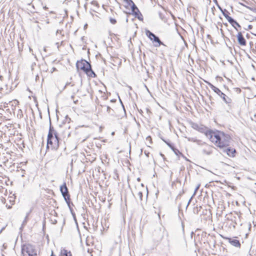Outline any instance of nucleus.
<instances>
[{"mask_svg":"<svg viewBox=\"0 0 256 256\" xmlns=\"http://www.w3.org/2000/svg\"><path fill=\"white\" fill-rule=\"evenodd\" d=\"M212 147L210 146H208L206 148L203 149L202 152L204 154L209 155L212 153Z\"/></svg>","mask_w":256,"mask_h":256,"instance_id":"obj_17","label":"nucleus"},{"mask_svg":"<svg viewBox=\"0 0 256 256\" xmlns=\"http://www.w3.org/2000/svg\"><path fill=\"white\" fill-rule=\"evenodd\" d=\"M136 196L141 201L142 200V191L140 190H136Z\"/></svg>","mask_w":256,"mask_h":256,"instance_id":"obj_20","label":"nucleus"},{"mask_svg":"<svg viewBox=\"0 0 256 256\" xmlns=\"http://www.w3.org/2000/svg\"><path fill=\"white\" fill-rule=\"evenodd\" d=\"M252 28V25L248 26V29L250 30Z\"/></svg>","mask_w":256,"mask_h":256,"instance_id":"obj_30","label":"nucleus"},{"mask_svg":"<svg viewBox=\"0 0 256 256\" xmlns=\"http://www.w3.org/2000/svg\"><path fill=\"white\" fill-rule=\"evenodd\" d=\"M164 140V142L166 144H167L168 146V144H170V142H166V141L164 140Z\"/></svg>","mask_w":256,"mask_h":256,"instance_id":"obj_36","label":"nucleus"},{"mask_svg":"<svg viewBox=\"0 0 256 256\" xmlns=\"http://www.w3.org/2000/svg\"><path fill=\"white\" fill-rule=\"evenodd\" d=\"M87 26V24H86L85 26H84V28H86Z\"/></svg>","mask_w":256,"mask_h":256,"instance_id":"obj_43","label":"nucleus"},{"mask_svg":"<svg viewBox=\"0 0 256 256\" xmlns=\"http://www.w3.org/2000/svg\"><path fill=\"white\" fill-rule=\"evenodd\" d=\"M200 184H198L195 190H194V194L192 195V196H194L197 192V191L200 188Z\"/></svg>","mask_w":256,"mask_h":256,"instance_id":"obj_23","label":"nucleus"},{"mask_svg":"<svg viewBox=\"0 0 256 256\" xmlns=\"http://www.w3.org/2000/svg\"><path fill=\"white\" fill-rule=\"evenodd\" d=\"M206 135L212 142L220 148L226 147L230 144V136L222 132L210 131L206 133Z\"/></svg>","mask_w":256,"mask_h":256,"instance_id":"obj_1","label":"nucleus"},{"mask_svg":"<svg viewBox=\"0 0 256 256\" xmlns=\"http://www.w3.org/2000/svg\"><path fill=\"white\" fill-rule=\"evenodd\" d=\"M44 8L46 9V8H46V6H44Z\"/></svg>","mask_w":256,"mask_h":256,"instance_id":"obj_47","label":"nucleus"},{"mask_svg":"<svg viewBox=\"0 0 256 256\" xmlns=\"http://www.w3.org/2000/svg\"><path fill=\"white\" fill-rule=\"evenodd\" d=\"M194 196H192L190 198L188 202V204H187V206H186V207H188V205L190 204L191 201H192V198Z\"/></svg>","mask_w":256,"mask_h":256,"instance_id":"obj_27","label":"nucleus"},{"mask_svg":"<svg viewBox=\"0 0 256 256\" xmlns=\"http://www.w3.org/2000/svg\"><path fill=\"white\" fill-rule=\"evenodd\" d=\"M218 6L220 10L222 12L224 11V10H222V8L219 5H218Z\"/></svg>","mask_w":256,"mask_h":256,"instance_id":"obj_29","label":"nucleus"},{"mask_svg":"<svg viewBox=\"0 0 256 256\" xmlns=\"http://www.w3.org/2000/svg\"><path fill=\"white\" fill-rule=\"evenodd\" d=\"M250 9L252 10L254 12L256 13V8L252 9L250 8Z\"/></svg>","mask_w":256,"mask_h":256,"instance_id":"obj_34","label":"nucleus"},{"mask_svg":"<svg viewBox=\"0 0 256 256\" xmlns=\"http://www.w3.org/2000/svg\"><path fill=\"white\" fill-rule=\"evenodd\" d=\"M30 52H32V49L30 48Z\"/></svg>","mask_w":256,"mask_h":256,"instance_id":"obj_41","label":"nucleus"},{"mask_svg":"<svg viewBox=\"0 0 256 256\" xmlns=\"http://www.w3.org/2000/svg\"><path fill=\"white\" fill-rule=\"evenodd\" d=\"M85 73L88 76H90V77H92V78H95V77H96V74L92 70L91 66H90V68H88Z\"/></svg>","mask_w":256,"mask_h":256,"instance_id":"obj_14","label":"nucleus"},{"mask_svg":"<svg viewBox=\"0 0 256 256\" xmlns=\"http://www.w3.org/2000/svg\"><path fill=\"white\" fill-rule=\"evenodd\" d=\"M76 66L78 69H80L86 72V70L90 68L91 65L87 61L85 60H82L81 61H78L76 62Z\"/></svg>","mask_w":256,"mask_h":256,"instance_id":"obj_6","label":"nucleus"},{"mask_svg":"<svg viewBox=\"0 0 256 256\" xmlns=\"http://www.w3.org/2000/svg\"><path fill=\"white\" fill-rule=\"evenodd\" d=\"M164 140V142L166 144H167L168 146V144H170V142H166V141L164 140Z\"/></svg>","mask_w":256,"mask_h":256,"instance_id":"obj_35","label":"nucleus"},{"mask_svg":"<svg viewBox=\"0 0 256 256\" xmlns=\"http://www.w3.org/2000/svg\"><path fill=\"white\" fill-rule=\"evenodd\" d=\"M232 26L236 30H238L237 29V28H236V26H237L238 27V28H241L239 24L235 20L234 18H232V22H230Z\"/></svg>","mask_w":256,"mask_h":256,"instance_id":"obj_21","label":"nucleus"},{"mask_svg":"<svg viewBox=\"0 0 256 256\" xmlns=\"http://www.w3.org/2000/svg\"><path fill=\"white\" fill-rule=\"evenodd\" d=\"M78 90L77 89L76 90V92H78Z\"/></svg>","mask_w":256,"mask_h":256,"instance_id":"obj_44","label":"nucleus"},{"mask_svg":"<svg viewBox=\"0 0 256 256\" xmlns=\"http://www.w3.org/2000/svg\"><path fill=\"white\" fill-rule=\"evenodd\" d=\"M64 139L68 138L70 135L71 130L70 122H64L59 125V128L56 132Z\"/></svg>","mask_w":256,"mask_h":256,"instance_id":"obj_3","label":"nucleus"},{"mask_svg":"<svg viewBox=\"0 0 256 256\" xmlns=\"http://www.w3.org/2000/svg\"><path fill=\"white\" fill-rule=\"evenodd\" d=\"M254 118L255 121L256 122V114H254Z\"/></svg>","mask_w":256,"mask_h":256,"instance_id":"obj_39","label":"nucleus"},{"mask_svg":"<svg viewBox=\"0 0 256 256\" xmlns=\"http://www.w3.org/2000/svg\"><path fill=\"white\" fill-rule=\"evenodd\" d=\"M204 82L210 86L214 92L218 94L223 100L226 104H228L232 102V100L231 98L223 93L218 88L214 86L210 82L208 81L204 80Z\"/></svg>","mask_w":256,"mask_h":256,"instance_id":"obj_4","label":"nucleus"},{"mask_svg":"<svg viewBox=\"0 0 256 256\" xmlns=\"http://www.w3.org/2000/svg\"><path fill=\"white\" fill-rule=\"evenodd\" d=\"M168 146L172 150L176 156L182 154L176 148H174L171 144H168Z\"/></svg>","mask_w":256,"mask_h":256,"instance_id":"obj_18","label":"nucleus"},{"mask_svg":"<svg viewBox=\"0 0 256 256\" xmlns=\"http://www.w3.org/2000/svg\"><path fill=\"white\" fill-rule=\"evenodd\" d=\"M50 256H56L54 255L53 252H52V255Z\"/></svg>","mask_w":256,"mask_h":256,"instance_id":"obj_42","label":"nucleus"},{"mask_svg":"<svg viewBox=\"0 0 256 256\" xmlns=\"http://www.w3.org/2000/svg\"><path fill=\"white\" fill-rule=\"evenodd\" d=\"M60 136L58 133L52 127L51 122H50V126L48 135L46 148H50L52 150L58 149L59 147Z\"/></svg>","mask_w":256,"mask_h":256,"instance_id":"obj_2","label":"nucleus"},{"mask_svg":"<svg viewBox=\"0 0 256 256\" xmlns=\"http://www.w3.org/2000/svg\"><path fill=\"white\" fill-rule=\"evenodd\" d=\"M238 41V44L241 46H245L246 44V40L243 36L241 32H239L237 35Z\"/></svg>","mask_w":256,"mask_h":256,"instance_id":"obj_10","label":"nucleus"},{"mask_svg":"<svg viewBox=\"0 0 256 256\" xmlns=\"http://www.w3.org/2000/svg\"><path fill=\"white\" fill-rule=\"evenodd\" d=\"M227 154L230 156H234L236 150L234 148H227L226 150Z\"/></svg>","mask_w":256,"mask_h":256,"instance_id":"obj_16","label":"nucleus"},{"mask_svg":"<svg viewBox=\"0 0 256 256\" xmlns=\"http://www.w3.org/2000/svg\"><path fill=\"white\" fill-rule=\"evenodd\" d=\"M28 214H29L28 213L26 214V218H25V220H26V218H28Z\"/></svg>","mask_w":256,"mask_h":256,"instance_id":"obj_37","label":"nucleus"},{"mask_svg":"<svg viewBox=\"0 0 256 256\" xmlns=\"http://www.w3.org/2000/svg\"><path fill=\"white\" fill-rule=\"evenodd\" d=\"M60 191L66 204L68 206L70 207V195L66 182H64V184L60 186Z\"/></svg>","mask_w":256,"mask_h":256,"instance_id":"obj_5","label":"nucleus"},{"mask_svg":"<svg viewBox=\"0 0 256 256\" xmlns=\"http://www.w3.org/2000/svg\"><path fill=\"white\" fill-rule=\"evenodd\" d=\"M106 111L108 114H111V112L113 111V110L109 106H107Z\"/></svg>","mask_w":256,"mask_h":256,"instance_id":"obj_25","label":"nucleus"},{"mask_svg":"<svg viewBox=\"0 0 256 256\" xmlns=\"http://www.w3.org/2000/svg\"><path fill=\"white\" fill-rule=\"evenodd\" d=\"M124 2L126 4V5L125 6L126 8H128L129 6L130 7V6L134 3L132 0H124Z\"/></svg>","mask_w":256,"mask_h":256,"instance_id":"obj_22","label":"nucleus"},{"mask_svg":"<svg viewBox=\"0 0 256 256\" xmlns=\"http://www.w3.org/2000/svg\"><path fill=\"white\" fill-rule=\"evenodd\" d=\"M12 90V87L9 86L8 84H4L0 88V94L1 95H6L10 93Z\"/></svg>","mask_w":256,"mask_h":256,"instance_id":"obj_8","label":"nucleus"},{"mask_svg":"<svg viewBox=\"0 0 256 256\" xmlns=\"http://www.w3.org/2000/svg\"><path fill=\"white\" fill-rule=\"evenodd\" d=\"M192 126L193 128L198 130L200 132H204L205 130V127L202 125H199L196 123H192Z\"/></svg>","mask_w":256,"mask_h":256,"instance_id":"obj_11","label":"nucleus"},{"mask_svg":"<svg viewBox=\"0 0 256 256\" xmlns=\"http://www.w3.org/2000/svg\"><path fill=\"white\" fill-rule=\"evenodd\" d=\"M2 247L6 249V246H5V244H4L3 246H2Z\"/></svg>","mask_w":256,"mask_h":256,"instance_id":"obj_38","label":"nucleus"},{"mask_svg":"<svg viewBox=\"0 0 256 256\" xmlns=\"http://www.w3.org/2000/svg\"><path fill=\"white\" fill-rule=\"evenodd\" d=\"M146 34L147 36L150 39V40L158 43L157 44H155L154 46L156 47H158L161 44L164 45V44L160 41L159 38L152 32H150V30H147Z\"/></svg>","mask_w":256,"mask_h":256,"instance_id":"obj_7","label":"nucleus"},{"mask_svg":"<svg viewBox=\"0 0 256 256\" xmlns=\"http://www.w3.org/2000/svg\"><path fill=\"white\" fill-rule=\"evenodd\" d=\"M226 239L228 240V242L232 245L236 247V248L240 247V243L239 242V240H238L236 239L229 238H226Z\"/></svg>","mask_w":256,"mask_h":256,"instance_id":"obj_9","label":"nucleus"},{"mask_svg":"<svg viewBox=\"0 0 256 256\" xmlns=\"http://www.w3.org/2000/svg\"><path fill=\"white\" fill-rule=\"evenodd\" d=\"M194 196H192L190 198L188 202V204H187V206H186V207H188V205L190 204L191 201H192V198Z\"/></svg>","mask_w":256,"mask_h":256,"instance_id":"obj_28","label":"nucleus"},{"mask_svg":"<svg viewBox=\"0 0 256 256\" xmlns=\"http://www.w3.org/2000/svg\"><path fill=\"white\" fill-rule=\"evenodd\" d=\"M60 254L61 256H72L70 252H68L66 249H63L61 250Z\"/></svg>","mask_w":256,"mask_h":256,"instance_id":"obj_19","label":"nucleus"},{"mask_svg":"<svg viewBox=\"0 0 256 256\" xmlns=\"http://www.w3.org/2000/svg\"><path fill=\"white\" fill-rule=\"evenodd\" d=\"M110 22L113 24H115L116 22V20L113 18H110Z\"/></svg>","mask_w":256,"mask_h":256,"instance_id":"obj_24","label":"nucleus"},{"mask_svg":"<svg viewBox=\"0 0 256 256\" xmlns=\"http://www.w3.org/2000/svg\"><path fill=\"white\" fill-rule=\"evenodd\" d=\"M255 36H256V34H255Z\"/></svg>","mask_w":256,"mask_h":256,"instance_id":"obj_48","label":"nucleus"},{"mask_svg":"<svg viewBox=\"0 0 256 256\" xmlns=\"http://www.w3.org/2000/svg\"><path fill=\"white\" fill-rule=\"evenodd\" d=\"M114 134V132H112V135H113V134Z\"/></svg>","mask_w":256,"mask_h":256,"instance_id":"obj_45","label":"nucleus"},{"mask_svg":"<svg viewBox=\"0 0 256 256\" xmlns=\"http://www.w3.org/2000/svg\"><path fill=\"white\" fill-rule=\"evenodd\" d=\"M140 188L142 189V190H144V184H140Z\"/></svg>","mask_w":256,"mask_h":256,"instance_id":"obj_32","label":"nucleus"},{"mask_svg":"<svg viewBox=\"0 0 256 256\" xmlns=\"http://www.w3.org/2000/svg\"><path fill=\"white\" fill-rule=\"evenodd\" d=\"M3 78H4L3 76L2 75L0 74V81H2L3 80Z\"/></svg>","mask_w":256,"mask_h":256,"instance_id":"obj_31","label":"nucleus"},{"mask_svg":"<svg viewBox=\"0 0 256 256\" xmlns=\"http://www.w3.org/2000/svg\"><path fill=\"white\" fill-rule=\"evenodd\" d=\"M130 8L132 9V12L135 16L138 15L140 14V11L137 6L134 4V2L130 6Z\"/></svg>","mask_w":256,"mask_h":256,"instance_id":"obj_13","label":"nucleus"},{"mask_svg":"<svg viewBox=\"0 0 256 256\" xmlns=\"http://www.w3.org/2000/svg\"><path fill=\"white\" fill-rule=\"evenodd\" d=\"M30 248L27 246L26 248H23L22 250V253L24 256H26L27 254L28 256H32V252H31L30 250Z\"/></svg>","mask_w":256,"mask_h":256,"instance_id":"obj_12","label":"nucleus"},{"mask_svg":"<svg viewBox=\"0 0 256 256\" xmlns=\"http://www.w3.org/2000/svg\"><path fill=\"white\" fill-rule=\"evenodd\" d=\"M222 13L229 22H232V18L228 15L227 14L228 13V12L226 10L224 9V11L222 12Z\"/></svg>","mask_w":256,"mask_h":256,"instance_id":"obj_15","label":"nucleus"},{"mask_svg":"<svg viewBox=\"0 0 256 256\" xmlns=\"http://www.w3.org/2000/svg\"><path fill=\"white\" fill-rule=\"evenodd\" d=\"M96 3V1H93V2H92V4H95Z\"/></svg>","mask_w":256,"mask_h":256,"instance_id":"obj_40","label":"nucleus"},{"mask_svg":"<svg viewBox=\"0 0 256 256\" xmlns=\"http://www.w3.org/2000/svg\"><path fill=\"white\" fill-rule=\"evenodd\" d=\"M140 180V178H138V180Z\"/></svg>","mask_w":256,"mask_h":256,"instance_id":"obj_46","label":"nucleus"},{"mask_svg":"<svg viewBox=\"0 0 256 256\" xmlns=\"http://www.w3.org/2000/svg\"><path fill=\"white\" fill-rule=\"evenodd\" d=\"M135 16L137 18H138L140 20H142V18H141L142 16V15L141 14L140 12L138 15Z\"/></svg>","mask_w":256,"mask_h":256,"instance_id":"obj_26","label":"nucleus"},{"mask_svg":"<svg viewBox=\"0 0 256 256\" xmlns=\"http://www.w3.org/2000/svg\"><path fill=\"white\" fill-rule=\"evenodd\" d=\"M146 139H147V140H149V139H150V143L152 142H151L152 139H151V138H150V136H148V137H147V138H146Z\"/></svg>","mask_w":256,"mask_h":256,"instance_id":"obj_33","label":"nucleus"}]
</instances>
